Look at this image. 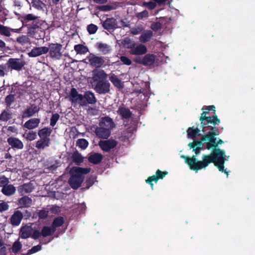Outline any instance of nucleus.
I'll return each mask as SVG.
<instances>
[{"label": "nucleus", "instance_id": "nucleus-42", "mask_svg": "<svg viewBox=\"0 0 255 255\" xmlns=\"http://www.w3.org/2000/svg\"><path fill=\"white\" fill-rule=\"evenodd\" d=\"M16 41L21 45H24L29 43L30 40L27 36L22 35L17 37Z\"/></svg>", "mask_w": 255, "mask_h": 255}, {"label": "nucleus", "instance_id": "nucleus-26", "mask_svg": "<svg viewBox=\"0 0 255 255\" xmlns=\"http://www.w3.org/2000/svg\"><path fill=\"white\" fill-rule=\"evenodd\" d=\"M153 36V32L150 30H144L139 37V40L141 43H146L150 40Z\"/></svg>", "mask_w": 255, "mask_h": 255}, {"label": "nucleus", "instance_id": "nucleus-55", "mask_svg": "<svg viewBox=\"0 0 255 255\" xmlns=\"http://www.w3.org/2000/svg\"><path fill=\"white\" fill-rule=\"evenodd\" d=\"M98 9L102 11H108L114 9L113 6L111 5H103L98 6L97 7Z\"/></svg>", "mask_w": 255, "mask_h": 255}, {"label": "nucleus", "instance_id": "nucleus-56", "mask_svg": "<svg viewBox=\"0 0 255 255\" xmlns=\"http://www.w3.org/2000/svg\"><path fill=\"white\" fill-rule=\"evenodd\" d=\"M38 17L32 14H27L24 16L23 17V21L25 22H27L31 20H34L35 19H36Z\"/></svg>", "mask_w": 255, "mask_h": 255}, {"label": "nucleus", "instance_id": "nucleus-44", "mask_svg": "<svg viewBox=\"0 0 255 255\" xmlns=\"http://www.w3.org/2000/svg\"><path fill=\"white\" fill-rule=\"evenodd\" d=\"M141 6L146 7L149 10H152L156 6V3L154 1H150L149 2L144 1L142 2Z\"/></svg>", "mask_w": 255, "mask_h": 255}, {"label": "nucleus", "instance_id": "nucleus-41", "mask_svg": "<svg viewBox=\"0 0 255 255\" xmlns=\"http://www.w3.org/2000/svg\"><path fill=\"white\" fill-rule=\"evenodd\" d=\"M88 145V141L84 138L78 139L76 142V145L82 149H85Z\"/></svg>", "mask_w": 255, "mask_h": 255}, {"label": "nucleus", "instance_id": "nucleus-14", "mask_svg": "<svg viewBox=\"0 0 255 255\" xmlns=\"http://www.w3.org/2000/svg\"><path fill=\"white\" fill-rule=\"evenodd\" d=\"M97 102V99L94 94L90 91H87L84 93L83 95V99L81 103V106H86L88 104L94 105Z\"/></svg>", "mask_w": 255, "mask_h": 255}, {"label": "nucleus", "instance_id": "nucleus-31", "mask_svg": "<svg viewBox=\"0 0 255 255\" xmlns=\"http://www.w3.org/2000/svg\"><path fill=\"white\" fill-rule=\"evenodd\" d=\"M200 130L198 128H194L193 127H189L187 130V134L188 138L194 139L196 136L200 135Z\"/></svg>", "mask_w": 255, "mask_h": 255}, {"label": "nucleus", "instance_id": "nucleus-39", "mask_svg": "<svg viewBox=\"0 0 255 255\" xmlns=\"http://www.w3.org/2000/svg\"><path fill=\"white\" fill-rule=\"evenodd\" d=\"M11 31H13V29L0 24V34L1 35L9 37L11 35Z\"/></svg>", "mask_w": 255, "mask_h": 255}, {"label": "nucleus", "instance_id": "nucleus-30", "mask_svg": "<svg viewBox=\"0 0 255 255\" xmlns=\"http://www.w3.org/2000/svg\"><path fill=\"white\" fill-rule=\"evenodd\" d=\"M12 118V113L8 109L2 111L0 114V122H6Z\"/></svg>", "mask_w": 255, "mask_h": 255}, {"label": "nucleus", "instance_id": "nucleus-46", "mask_svg": "<svg viewBox=\"0 0 255 255\" xmlns=\"http://www.w3.org/2000/svg\"><path fill=\"white\" fill-rule=\"evenodd\" d=\"M98 26L93 23L90 24L87 26V30L90 34H94L98 30Z\"/></svg>", "mask_w": 255, "mask_h": 255}, {"label": "nucleus", "instance_id": "nucleus-15", "mask_svg": "<svg viewBox=\"0 0 255 255\" xmlns=\"http://www.w3.org/2000/svg\"><path fill=\"white\" fill-rule=\"evenodd\" d=\"M118 22L114 17L107 18L102 23L103 27L110 32L114 31L118 27Z\"/></svg>", "mask_w": 255, "mask_h": 255}, {"label": "nucleus", "instance_id": "nucleus-50", "mask_svg": "<svg viewBox=\"0 0 255 255\" xmlns=\"http://www.w3.org/2000/svg\"><path fill=\"white\" fill-rule=\"evenodd\" d=\"M151 29L154 31H157L162 28V24L160 21L153 22L150 26Z\"/></svg>", "mask_w": 255, "mask_h": 255}, {"label": "nucleus", "instance_id": "nucleus-59", "mask_svg": "<svg viewBox=\"0 0 255 255\" xmlns=\"http://www.w3.org/2000/svg\"><path fill=\"white\" fill-rule=\"evenodd\" d=\"M120 60L123 64H125V65H126L128 66H129L131 64V60L126 56H121Z\"/></svg>", "mask_w": 255, "mask_h": 255}, {"label": "nucleus", "instance_id": "nucleus-11", "mask_svg": "<svg viewBox=\"0 0 255 255\" xmlns=\"http://www.w3.org/2000/svg\"><path fill=\"white\" fill-rule=\"evenodd\" d=\"M168 173V172L166 171H162L159 169H157L155 172V175L148 177L145 181L146 183L150 185L151 188L153 190V184L152 182L156 183L159 179H163Z\"/></svg>", "mask_w": 255, "mask_h": 255}, {"label": "nucleus", "instance_id": "nucleus-10", "mask_svg": "<svg viewBox=\"0 0 255 255\" xmlns=\"http://www.w3.org/2000/svg\"><path fill=\"white\" fill-rule=\"evenodd\" d=\"M105 57L103 56H98L94 54H90L89 56V62L90 64L92 66L98 69L101 67H104Z\"/></svg>", "mask_w": 255, "mask_h": 255}, {"label": "nucleus", "instance_id": "nucleus-36", "mask_svg": "<svg viewBox=\"0 0 255 255\" xmlns=\"http://www.w3.org/2000/svg\"><path fill=\"white\" fill-rule=\"evenodd\" d=\"M64 219L63 217H58L54 219L51 226L53 229L56 230L57 228L61 227L64 224Z\"/></svg>", "mask_w": 255, "mask_h": 255}, {"label": "nucleus", "instance_id": "nucleus-12", "mask_svg": "<svg viewBox=\"0 0 255 255\" xmlns=\"http://www.w3.org/2000/svg\"><path fill=\"white\" fill-rule=\"evenodd\" d=\"M40 108L35 104H31L30 106L24 109L21 112L22 119H27L33 116L36 113H38Z\"/></svg>", "mask_w": 255, "mask_h": 255}, {"label": "nucleus", "instance_id": "nucleus-13", "mask_svg": "<svg viewBox=\"0 0 255 255\" xmlns=\"http://www.w3.org/2000/svg\"><path fill=\"white\" fill-rule=\"evenodd\" d=\"M117 142L115 139H108L100 140L99 142V145L101 149L105 152H109L111 149L116 147Z\"/></svg>", "mask_w": 255, "mask_h": 255}, {"label": "nucleus", "instance_id": "nucleus-6", "mask_svg": "<svg viewBox=\"0 0 255 255\" xmlns=\"http://www.w3.org/2000/svg\"><path fill=\"white\" fill-rule=\"evenodd\" d=\"M48 51L49 57L52 59L59 60L62 57V45L59 43H49Z\"/></svg>", "mask_w": 255, "mask_h": 255}, {"label": "nucleus", "instance_id": "nucleus-21", "mask_svg": "<svg viewBox=\"0 0 255 255\" xmlns=\"http://www.w3.org/2000/svg\"><path fill=\"white\" fill-rule=\"evenodd\" d=\"M33 189V184L30 181L19 186L17 188V191L20 195L23 196L25 194L31 192Z\"/></svg>", "mask_w": 255, "mask_h": 255}, {"label": "nucleus", "instance_id": "nucleus-29", "mask_svg": "<svg viewBox=\"0 0 255 255\" xmlns=\"http://www.w3.org/2000/svg\"><path fill=\"white\" fill-rule=\"evenodd\" d=\"M16 191L15 187L12 184H8L3 186L1 192L5 196H10L13 195Z\"/></svg>", "mask_w": 255, "mask_h": 255}, {"label": "nucleus", "instance_id": "nucleus-8", "mask_svg": "<svg viewBox=\"0 0 255 255\" xmlns=\"http://www.w3.org/2000/svg\"><path fill=\"white\" fill-rule=\"evenodd\" d=\"M156 59V56L153 54L148 53L143 57L137 56L134 58L133 61L145 66H150L154 64Z\"/></svg>", "mask_w": 255, "mask_h": 255}, {"label": "nucleus", "instance_id": "nucleus-45", "mask_svg": "<svg viewBox=\"0 0 255 255\" xmlns=\"http://www.w3.org/2000/svg\"><path fill=\"white\" fill-rule=\"evenodd\" d=\"M60 118V115L58 113H55L52 114V117L50 120V125L53 127H54L57 121Z\"/></svg>", "mask_w": 255, "mask_h": 255}, {"label": "nucleus", "instance_id": "nucleus-62", "mask_svg": "<svg viewBox=\"0 0 255 255\" xmlns=\"http://www.w3.org/2000/svg\"><path fill=\"white\" fill-rule=\"evenodd\" d=\"M38 48L39 50L40 56L42 54L47 53L48 52V51H49V47L41 46V47H38Z\"/></svg>", "mask_w": 255, "mask_h": 255}, {"label": "nucleus", "instance_id": "nucleus-49", "mask_svg": "<svg viewBox=\"0 0 255 255\" xmlns=\"http://www.w3.org/2000/svg\"><path fill=\"white\" fill-rule=\"evenodd\" d=\"M37 138L36 132L34 131H29L26 133V138L29 141H32Z\"/></svg>", "mask_w": 255, "mask_h": 255}, {"label": "nucleus", "instance_id": "nucleus-33", "mask_svg": "<svg viewBox=\"0 0 255 255\" xmlns=\"http://www.w3.org/2000/svg\"><path fill=\"white\" fill-rule=\"evenodd\" d=\"M96 47L98 50L104 54L109 53L111 50V48L110 45L102 42L97 43Z\"/></svg>", "mask_w": 255, "mask_h": 255}, {"label": "nucleus", "instance_id": "nucleus-18", "mask_svg": "<svg viewBox=\"0 0 255 255\" xmlns=\"http://www.w3.org/2000/svg\"><path fill=\"white\" fill-rule=\"evenodd\" d=\"M7 142L11 148L16 149H21L23 148L22 142L18 138L10 136L7 139Z\"/></svg>", "mask_w": 255, "mask_h": 255}, {"label": "nucleus", "instance_id": "nucleus-61", "mask_svg": "<svg viewBox=\"0 0 255 255\" xmlns=\"http://www.w3.org/2000/svg\"><path fill=\"white\" fill-rule=\"evenodd\" d=\"M59 162H58L57 160H55L54 163L48 166L47 169H49V171L53 172L57 169V168L59 166Z\"/></svg>", "mask_w": 255, "mask_h": 255}, {"label": "nucleus", "instance_id": "nucleus-63", "mask_svg": "<svg viewBox=\"0 0 255 255\" xmlns=\"http://www.w3.org/2000/svg\"><path fill=\"white\" fill-rule=\"evenodd\" d=\"M41 236V233L38 230H35L33 232H31V237L34 240L38 239Z\"/></svg>", "mask_w": 255, "mask_h": 255}, {"label": "nucleus", "instance_id": "nucleus-17", "mask_svg": "<svg viewBox=\"0 0 255 255\" xmlns=\"http://www.w3.org/2000/svg\"><path fill=\"white\" fill-rule=\"evenodd\" d=\"M96 135L103 139H108L110 136L111 130L102 126L97 127L95 130Z\"/></svg>", "mask_w": 255, "mask_h": 255}, {"label": "nucleus", "instance_id": "nucleus-32", "mask_svg": "<svg viewBox=\"0 0 255 255\" xmlns=\"http://www.w3.org/2000/svg\"><path fill=\"white\" fill-rule=\"evenodd\" d=\"M71 159L77 165H80L84 161L83 157L77 150L73 152L71 156Z\"/></svg>", "mask_w": 255, "mask_h": 255}, {"label": "nucleus", "instance_id": "nucleus-3", "mask_svg": "<svg viewBox=\"0 0 255 255\" xmlns=\"http://www.w3.org/2000/svg\"><path fill=\"white\" fill-rule=\"evenodd\" d=\"M90 168L80 167H73L71 168L69 173L70 177L68 180V184L73 189H77L83 182L84 174L90 172Z\"/></svg>", "mask_w": 255, "mask_h": 255}, {"label": "nucleus", "instance_id": "nucleus-5", "mask_svg": "<svg viewBox=\"0 0 255 255\" xmlns=\"http://www.w3.org/2000/svg\"><path fill=\"white\" fill-rule=\"evenodd\" d=\"M52 132V128L50 127H44L39 129L37 134L40 139L36 142L35 147L39 150L44 149L48 147L51 143L50 136Z\"/></svg>", "mask_w": 255, "mask_h": 255}, {"label": "nucleus", "instance_id": "nucleus-23", "mask_svg": "<svg viewBox=\"0 0 255 255\" xmlns=\"http://www.w3.org/2000/svg\"><path fill=\"white\" fill-rule=\"evenodd\" d=\"M40 123L39 118H32L26 121L24 124V127L31 130L37 128Z\"/></svg>", "mask_w": 255, "mask_h": 255}, {"label": "nucleus", "instance_id": "nucleus-25", "mask_svg": "<svg viewBox=\"0 0 255 255\" xmlns=\"http://www.w3.org/2000/svg\"><path fill=\"white\" fill-rule=\"evenodd\" d=\"M103 156L102 154L99 153H94L90 154L88 157V160L89 162L94 164H98L102 160Z\"/></svg>", "mask_w": 255, "mask_h": 255}, {"label": "nucleus", "instance_id": "nucleus-7", "mask_svg": "<svg viewBox=\"0 0 255 255\" xmlns=\"http://www.w3.org/2000/svg\"><path fill=\"white\" fill-rule=\"evenodd\" d=\"M6 67L8 71L15 70L16 71H21L25 65V61L21 58H9L6 62Z\"/></svg>", "mask_w": 255, "mask_h": 255}, {"label": "nucleus", "instance_id": "nucleus-38", "mask_svg": "<svg viewBox=\"0 0 255 255\" xmlns=\"http://www.w3.org/2000/svg\"><path fill=\"white\" fill-rule=\"evenodd\" d=\"M74 48L77 53L79 54H84L88 51L87 46L80 44L75 45Z\"/></svg>", "mask_w": 255, "mask_h": 255}, {"label": "nucleus", "instance_id": "nucleus-40", "mask_svg": "<svg viewBox=\"0 0 255 255\" xmlns=\"http://www.w3.org/2000/svg\"><path fill=\"white\" fill-rule=\"evenodd\" d=\"M15 101L14 95L13 94H9L6 96L4 99V102L6 108H10L12 104Z\"/></svg>", "mask_w": 255, "mask_h": 255}, {"label": "nucleus", "instance_id": "nucleus-58", "mask_svg": "<svg viewBox=\"0 0 255 255\" xmlns=\"http://www.w3.org/2000/svg\"><path fill=\"white\" fill-rule=\"evenodd\" d=\"M204 138V135H203L200 140H194L196 144V147H202L204 144H206V140Z\"/></svg>", "mask_w": 255, "mask_h": 255}, {"label": "nucleus", "instance_id": "nucleus-4", "mask_svg": "<svg viewBox=\"0 0 255 255\" xmlns=\"http://www.w3.org/2000/svg\"><path fill=\"white\" fill-rule=\"evenodd\" d=\"M199 120L201 122L202 131L203 132H216V130L220 131L219 128L216 127V125H219L221 123L220 120L216 114L212 116H208L207 112H203Z\"/></svg>", "mask_w": 255, "mask_h": 255}, {"label": "nucleus", "instance_id": "nucleus-22", "mask_svg": "<svg viewBox=\"0 0 255 255\" xmlns=\"http://www.w3.org/2000/svg\"><path fill=\"white\" fill-rule=\"evenodd\" d=\"M147 51V48L144 45L136 44L132 51H129V53L133 55H141L145 54Z\"/></svg>", "mask_w": 255, "mask_h": 255}, {"label": "nucleus", "instance_id": "nucleus-2", "mask_svg": "<svg viewBox=\"0 0 255 255\" xmlns=\"http://www.w3.org/2000/svg\"><path fill=\"white\" fill-rule=\"evenodd\" d=\"M108 75L104 70L95 69L92 71L94 89L99 94H108L110 91V83L107 80Z\"/></svg>", "mask_w": 255, "mask_h": 255}, {"label": "nucleus", "instance_id": "nucleus-53", "mask_svg": "<svg viewBox=\"0 0 255 255\" xmlns=\"http://www.w3.org/2000/svg\"><path fill=\"white\" fill-rule=\"evenodd\" d=\"M203 112H207V115L209 114L210 111H212L214 114H216L215 107L214 105L211 106H204L202 107V109Z\"/></svg>", "mask_w": 255, "mask_h": 255}, {"label": "nucleus", "instance_id": "nucleus-20", "mask_svg": "<svg viewBox=\"0 0 255 255\" xmlns=\"http://www.w3.org/2000/svg\"><path fill=\"white\" fill-rule=\"evenodd\" d=\"M23 219V214L21 211L16 210L10 217V223L13 226H18Z\"/></svg>", "mask_w": 255, "mask_h": 255}, {"label": "nucleus", "instance_id": "nucleus-64", "mask_svg": "<svg viewBox=\"0 0 255 255\" xmlns=\"http://www.w3.org/2000/svg\"><path fill=\"white\" fill-rule=\"evenodd\" d=\"M9 209V205L7 203L2 202L0 203V212H2L8 210Z\"/></svg>", "mask_w": 255, "mask_h": 255}, {"label": "nucleus", "instance_id": "nucleus-48", "mask_svg": "<svg viewBox=\"0 0 255 255\" xmlns=\"http://www.w3.org/2000/svg\"><path fill=\"white\" fill-rule=\"evenodd\" d=\"M29 57H36L40 56L38 47H33L30 52L28 53Z\"/></svg>", "mask_w": 255, "mask_h": 255}, {"label": "nucleus", "instance_id": "nucleus-35", "mask_svg": "<svg viewBox=\"0 0 255 255\" xmlns=\"http://www.w3.org/2000/svg\"><path fill=\"white\" fill-rule=\"evenodd\" d=\"M55 232V230L53 229L52 226L51 227L48 226H44L41 231V236L43 237H46L53 235Z\"/></svg>", "mask_w": 255, "mask_h": 255}, {"label": "nucleus", "instance_id": "nucleus-9", "mask_svg": "<svg viewBox=\"0 0 255 255\" xmlns=\"http://www.w3.org/2000/svg\"><path fill=\"white\" fill-rule=\"evenodd\" d=\"M220 131L216 130V132H207L206 134H204L206 140V147L207 149L210 150L211 148L219 149L217 148V138L215 137L219 134Z\"/></svg>", "mask_w": 255, "mask_h": 255}, {"label": "nucleus", "instance_id": "nucleus-19", "mask_svg": "<svg viewBox=\"0 0 255 255\" xmlns=\"http://www.w3.org/2000/svg\"><path fill=\"white\" fill-rule=\"evenodd\" d=\"M99 126H102L106 128H108L110 130L115 127V124L113 122L112 119L109 117H105L101 119L99 124Z\"/></svg>", "mask_w": 255, "mask_h": 255}, {"label": "nucleus", "instance_id": "nucleus-27", "mask_svg": "<svg viewBox=\"0 0 255 255\" xmlns=\"http://www.w3.org/2000/svg\"><path fill=\"white\" fill-rule=\"evenodd\" d=\"M32 230V228L29 226H25L21 227L19 233L20 238L25 239L30 237Z\"/></svg>", "mask_w": 255, "mask_h": 255}, {"label": "nucleus", "instance_id": "nucleus-43", "mask_svg": "<svg viewBox=\"0 0 255 255\" xmlns=\"http://www.w3.org/2000/svg\"><path fill=\"white\" fill-rule=\"evenodd\" d=\"M22 244L19 241L15 242L11 247L12 252L16 254L22 248Z\"/></svg>", "mask_w": 255, "mask_h": 255}, {"label": "nucleus", "instance_id": "nucleus-16", "mask_svg": "<svg viewBox=\"0 0 255 255\" xmlns=\"http://www.w3.org/2000/svg\"><path fill=\"white\" fill-rule=\"evenodd\" d=\"M83 99V95L79 94L76 89L72 88L69 95V100L72 104L78 103L81 105Z\"/></svg>", "mask_w": 255, "mask_h": 255}, {"label": "nucleus", "instance_id": "nucleus-24", "mask_svg": "<svg viewBox=\"0 0 255 255\" xmlns=\"http://www.w3.org/2000/svg\"><path fill=\"white\" fill-rule=\"evenodd\" d=\"M117 112L123 119H128L132 116V113L130 110L124 106L119 107Z\"/></svg>", "mask_w": 255, "mask_h": 255}, {"label": "nucleus", "instance_id": "nucleus-51", "mask_svg": "<svg viewBox=\"0 0 255 255\" xmlns=\"http://www.w3.org/2000/svg\"><path fill=\"white\" fill-rule=\"evenodd\" d=\"M8 72L6 64H0V77H3Z\"/></svg>", "mask_w": 255, "mask_h": 255}, {"label": "nucleus", "instance_id": "nucleus-34", "mask_svg": "<svg viewBox=\"0 0 255 255\" xmlns=\"http://www.w3.org/2000/svg\"><path fill=\"white\" fill-rule=\"evenodd\" d=\"M109 79L113 83L114 86L119 89L123 88V84L121 80L118 77V76L114 74H112L109 77Z\"/></svg>", "mask_w": 255, "mask_h": 255}, {"label": "nucleus", "instance_id": "nucleus-37", "mask_svg": "<svg viewBox=\"0 0 255 255\" xmlns=\"http://www.w3.org/2000/svg\"><path fill=\"white\" fill-rule=\"evenodd\" d=\"M43 23V21L40 20L38 17L35 19L34 20L32 21V22L29 24L28 26V29L30 31H34V30L39 28L41 25H42Z\"/></svg>", "mask_w": 255, "mask_h": 255}, {"label": "nucleus", "instance_id": "nucleus-54", "mask_svg": "<svg viewBox=\"0 0 255 255\" xmlns=\"http://www.w3.org/2000/svg\"><path fill=\"white\" fill-rule=\"evenodd\" d=\"M95 178L93 176H90L87 178L85 181L86 188L87 189L89 188L92 186L95 182Z\"/></svg>", "mask_w": 255, "mask_h": 255}, {"label": "nucleus", "instance_id": "nucleus-57", "mask_svg": "<svg viewBox=\"0 0 255 255\" xmlns=\"http://www.w3.org/2000/svg\"><path fill=\"white\" fill-rule=\"evenodd\" d=\"M8 183L9 180L7 177L4 175L0 176V187L3 188V186L8 185Z\"/></svg>", "mask_w": 255, "mask_h": 255}, {"label": "nucleus", "instance_id": "nucleus-47", "mask_svg": "<svg viewBox=\"0 0 255 255\" xmlns=\"http://www.w3.org/2000/svg\"><path fill=\"white\" fill-rule=\"evenodd\" d=\"M42 250V246L41 245H38L33 247L31 249L29 250L25 255H30L37 253Z\"/></svg>", "mask_w": 255, "mask_h": 255}, {"label": "nucleus", "instance_id": "nucleus-60", "mask_svg": "<svg viewBox=\"0 0 255 255\" xmlns=\"http://www.w3.org/2000/svg\"><path fill=\"white\" fill-rule=\"evenodd\" d=\"M148 16V12L146 10H144L136 14V17L139 19H142L143 18L147 17Z\"/></svg>", "mask_w": 255, "mask_h": 255}, {"label": "nucleus", "instance_id": "nucleus-1", "mask_svg": "<svg viewBox=\"0 0 255 255\" xmlns=\"http://www.w3.org/2000/svg\"><path fill=\"white\" fill-rule=\"evenodd\" d=\"M181 157L184 159L191 170L197 172L202 169H205L209 164L213 163L220 171L224 172L228 176V172L224 169V163L226 160L225 152L221 149H215L208 155L204 154L201 161L197 160L196 155H193L191 157L182 155Z\"/></svg>", "mask_w": 255, "mask_h": 255}, {"label": "nucleus", "instance_id": "nucleus-28", "mask_svg": "<svg viewBox=\"0 0 255 255\" xmlns=\"http://www.w3.org/2000/svg\"><path fill=\"white\" fill-rule=\"evenodd\" d=\"M31 203L32 199L27 196H23L18 200V204L20 206V208L29 207Z\"/></svg>", "mask_w": 255, "mask_h": 255}, {"label": "nucleus", "instance_id": "nucleus-52", "mask_svg": "<svg viewBox=\"0 0 255 255\" xmlns=\"http://www.w3.org/2000/svg\"><path fill=\"white\" fill-rule=\"evenodd\" d=\"M37 215L39 219H45L48 214V211L45 210H40L37 211Z\"/></svg>", "mask_w": 255, "mask_h": 255}]
</instances>
